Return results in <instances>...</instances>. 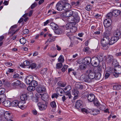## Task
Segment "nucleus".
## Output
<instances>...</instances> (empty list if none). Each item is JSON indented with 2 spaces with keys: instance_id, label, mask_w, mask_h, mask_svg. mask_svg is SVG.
<instances>
[{
  "instance_id": "nucleus-7",
  "label": "nucleus",
  "mask_w": 121,
  "mask_h": 121,
  "mask_svg": "<svg viewBox=\"0 0 121 121\" xmlns=\"http://www.w3.org/2000/svg\"><path fill=\"white\" fill-rule=\"evenodd\" d=\"M80 78L81 80L83 82H91L90 79L89 78L88 75L86 74H84L82 75Z\"/></svg>"
},
{
  "instance_id": "nucleus-59",
  "label": "nucleus",
  "mask_w": 121,
  "mask_h": 121,
  "mask_svg": "<svg viewBox=\"0 0 121 121\" xmlns=\"http://www.w3.org/2000/svg\"><path fill=\"white\" fill-rule=\"evenodd\" d=\"M55 30L54 31V32L56 34H58V35L60 34V29H58L57 28V29H55Z\"/></svg>"
},
{
  "instance_id": "nucleus-63",
  "label": "nucleus",
  "mask_w": 121,
  "mask_h": 121,
  "mask_svg": "<svg viewBox=\"0 0 121 121\" xmlns=\"http://www.w3.org/2000/svg\"><path fill=\"white\" fill-rule=\"evenodd\" d=\"M37 5V3L36 2H35L31 5V8L32 9H33L36 7Z\"/></svg>"
},
{
  "instance_id": "nucleus-1",
  "label": "nucleus",
  "mask_w": 121,
  "mask_h": 121,
  "mask_svg": "<svg viewBox=\"0 0 121 121\" xmlns=\"http://www.w3.org/2000/svg\"><path fill=\"white\" fill-rule=\"evenodd\" d=\"M110 34L108 31H106L104 35V37L103 38L101 41V45L102 46L103 49L104 50H107L108 48V46L110 37Z\"/></svg>"
},
{
  "instance_id": "nucleus-28",
  "label": "nucleus",
  "mask_w": 121,
  "mask_h": 121,
  "mask_svg": "<svg viewBox=\"0 0 121 121\" xmlns=\"http://www.w3.org/2000/svg\"><path fill=\"white\" fill-rule=\"evenodd\" d=\"M100 111L97 109H94L91 112V114L93 115H96L100 113Z\"/></svg>"
},
{
  "instance_id": "nucleus-24",
  "label": "nucleus",
  "mask_w": 121,
  "mask_h": 121,
  "mask_svg": "<svg viewBox=\"0 0 121 121\" xmlns=\"http://www.w3.org/2000/svg\"><path fill=\"white\" fill-rule=\"evenodd\" d=\"M113 59L112 56L108 55L106 61L107 63H111Z\"/></svg>"
},
{
  "instance_id": "nucleus-25",
  "label": "nucleus",
  "mask_w": 121,
  "mask_h": 121,
  "mask_svg": "<svg viewBox=\"0 0 121 121\" xmlns=\"http://www.w3.org/2000/svg\"><path fill=\"white\" fill-rule=\"evenodd\" d=\"M11 106L13 107H17L18 105V101L17 100H15L11 103Z\"/></svg>"
},
{
  "instance_id": "nucleus-36",
  "label": "nucleus",
  "mask_w": 121,
  "mask_h": 121,
  "mask_svg": "<svg viewBox=\"0 0 121 121\" xmlns=\"http://www.w3.org/2000/svg\"><path fill=\"white\" fill-rule=\"evenodd\" d=\"M37 66V65L35 63L31 64L29 66H28L29 69L31 68V69L35 68Z\"/></svg>"
},
{
  "instance_id": "nucleus-3",
  "label": "nucleus",
  "mask_w": 121,
  "mask_h": 121,
  "mask_svg": "<svg viewBox=\"0 0 121 121\" xmlns=\"http://www.w3.org/2000/svg\"><path fill=\"white\" fill-rule=\"evenodd\" d=\"M61 4L62 6V8H61V11H62L63 10L65 11H66L71 8L70 4L66 2L65 0H61Z\"/></svg>"
},
{
  "instance_id": "nucleus-17",
  "label": "nucleus",
  "mask_w": 121,
  "mask_h": 121,
  "mask_svg": "<svg viewBox=\"0 0 121 121\" xmlns=\"http://www.w3.org/2000/svg\"><path fill=\"white\" fill-rule=\"evenodd\" d=\"M46 90L45 88L43 86H40L36 88L37 91L39 92H44Z\"/></svg>"
},
{
  "instance_id": "nucleus-33",
  "label": "nucleus",
  "mask_w": 121,
  "mask_h": 121,
  "mask_svg": "<svg viewBox=\"0 0 121 121\" xmlns=\"http://www.w3.org/2000/svg\"><path fill=\"white\" fill-rule=\"evenodd\" d=\"M120 11L119 10H115L112 13L113 16H116L120 14Z\"/></svg>"
},
{
  "instance_id": "nucleus-47",
  "label": "nucleus",
  "mask_w": 121,
  "mask_h": 121,
  "mask_svg": "<svg viewBox=\"0 0 121 121\" xmlns=\"http://www.w3.org/2000/svg\"><path fill=\"white\" fill-rule=\"evenodd\" d=\"M60 1H59L57 3V4L56 5V7L57 10L58 11H60Z\"/></svg>"
},
{
  "instance_id": "nucleus-10",
  "label": "nucleus",
  "mask_w": 121,
  "mask_h": 121,
  "mask_svg": "<svg viewBox=\"0 0 121 121\" xmlns=\"http://www.w3.org/2000/svg\"><path fill=\"white\" fill-rule=\"evenodd\" d=\"M68 17H70L71 18L73 16L76 15L77 12L75 10H70L68 11H66Z\"/></svg>"
},
{
  "instance_id": "nucleus-29",
  "label": "nucleus",
  "mask_w": 121,
  "mask_h": 121,
  "mask_svg": "<svg viewBox=\"0 0 121 121\" xmlns=\"http://www.w3.org/2000/svg\"><path fill=\"white\" fill-rule=\"evenodd\" d=\"M50 26L53 30H55L58 28L57 25L53 22L51 23L50 24Z\"/></svg>"
},
{
  "instance_id": "nucleus-19",
  "label": "nucleus",
  "mask_w": 121,
  "mask_h": 121,
  "mask_svg": "<svg viewBox=\"0 0 121 121\" xmlns=\"http://www.w3.org/2000/svg\"><path fill=\"white\" fill-rule=\"evenodd\" d=\"M20 83V81L17 80L15 82L12 83L11 85V87L14 89L17 88Z\"/></svg>"
},
{
  "instance_id": "nucleus-34",
  "label": "nucleus",
  "mask_w": 121,
  "mask_h": 121,
  "mask_svg": "<svg viewBox=\"0 0 121 121\" xmlns=\"http://www.w3.org/2000/svg\"><path fill=\"white\" fill-rule=\"evenodd\" d=\"M20 99L22 101L27 100V96L25 94H23L20 97Z\"/></svg>"
},
{
  "instance_id": "nucleus-39",
  "label": "nucleus",
  "mask_w": 121,
  "mask_h": 121,
  "mask_svg": "<svg viewBox=\"0 0 121 121\" xmlns=\"http://www.w3.org/2000/svg\"><path fill=\"white\" fill-rule=\"evenodd\" d=\"M19 41L21 44L24 45L26 43V40L25 38L23 37L20 39Z\"/></svg>"
},
{
  "instance_id": "nucleus-42",
  "label": "nucleus",
  "mask_w": 121,
  "mask_h": 121,
  "mask_svg": "<svg viewBox=\"0 0 121 121\" xmlns=\"http://www.w3.org/2000/svg\"><path fill=\"white\" fill-rule=\"evenodd\" d=\"M4 84L7 86H9L10 85V83L9 81L5 79L2 80Z\"/></svg>"
},
{
  "instance_id": "nucleus-44",
  "label": "nucleus",
  "mask_w": 121,
  "mask_h": 121,
  "mask_svg": "<svg viewBox=\"0 0 121 121\" xmlns=\"http://www.w3.org/2000/svg\"><path fill=\"white\" fill-rule=\"evenodd\" d=\"M80 2L79 1L72 2H71V4L72 6H77L79 5Z\"/></svg>"
},
{
  "instance_id": "nucleus-18",
  "label": "nucleus",
  "mask_w": 121,
  "mask_h": 121,
  "mask_svg": "<svg viewBox=\"0 0 121 121\" xmlns=\"http://www.w3.org/2000/svg\"><path fill=\"white\" fill-rule=\"evenodd\" d=\"M111 22L108 19H106L104 21V26L106 28L109 27L111 25Z\"/></svg>"
},
{
  "instance_id": "nucleus-21",
  "label": "nucleus",
  "mask_w": 121,
  "mask_h": 121,
  "mask_svg": "<svg viewBox=\"0 0 121 121\" xmlns=\"http://www.w3.org/2000/svg\"><path fill=\"white\" fill-rule=\"evenodd\" d=\"M88 100L90 102H92L95 99V96L93 94H91L88 95Z\"/></svg>"
},
{
  "instance_id": "nucleus-43",
  "label": "nucleus",
  "mask_w": 121,
  "mask_h": 121,
  "mask_svg": "<svg viewBox=\"0 0 121 121\" xmlns=\"http://www.w3.org/2000/svg\"><path fill=\"white\" fill-rule=\"evenodd\" d=\"M87 67L86 65L85 64H83L80 65L79 66V68L81 70H84Z\"/></svg>"
},
{
  "instance_id": "nucleus-5",
  "label": "nucleus",
  "mask_w": 121,
  "mask_h": 121,
  "mask_svg": "<svg viewBox=\"0 0 121 121\" xmlns=\"http://www.w3.org/2000/svg\"><path fill=\"white\" fill-rule=\"evenodd\" d=\"M80 20L79 17L78 15V14L77 13L76 15L73 16L71 18H68V21L70 23H72L75 22H78Z\"/></svg>"
},
{
  "instance_id": "nucleus-51",
  "label": "nucleus",
  "mask_w": 121,
  "mask_h": 121,
  "mask_svg": "<svg viewBox=\"0 0 121 121\" xmlns=\"http://www.w3.org/2000/svg\"><path fill=\"white\" fill-rule=\"evenodd\" d=\"M97 72L98 73H100L102 69V67L101 66H98L97 68Z\"/></svg>"
},
{
  "instance_id": "nucleus-15",
  "label": "nucleus",
  "mask_w": 121,
  "mask_h": 121,
  "mask_svg": "<svg viewBox=\"0 0 121 121\" xmlns=\"http://www.w3.org/2000/svg\"><path fill=\"white\" fill-rule=\"evenodd\" d=\"M33 80V77L31 75H29L27 76L25 80V82L27 84L29 85L31 84V83Z\"/></svg>"
},
{
  "instance_id": "nucleus-50",
  "label": "nucleus",
  "mask_w": 121,
  "mask_h": 121,
  "mask_svg": "<svg viewBox=\"0 0 121 121\" xmlns=\"http://www.w3.org/2000/svg\"><path fill=\"white\" fill-rule=\"evenodd\" d=\"M48 69L47 68H44L42 70L41 72V74H44L46 73Z\"/></svg>"
},
{
  "instance_id": "nucleus-31",
  "label": "nucleus",
  "mask_w": 121,
  "mask_h": 121,
  "mask_svg": "<svg viewBox=\"0 0 121 121\" xmlns=\"http://www.w3.org/2000/svg\"><path fill=\"white\" fill-rule=\"evenodd\" d=\"M6 95L5 94L0 95V102L3 103L5 100Z\"/></svg>"
},
{
  "instance_id": "nucleus-35",
  "label": "nucleus",
  "mask_w": 121,
  "mask_h": 121,
  "mask_svg": "<svg viewBox=\"0 0 121 121\" xmlns=\"http://www.w3.org/2000/svg\"><path fill=\"white\" fill-rule=\"evenodd\" d=\"M107 71L110 73H113L115 72L114 68L113 69L112 67H108L107 68Z\"/></svg>"
},
{
  "instance_id": "nucleus-46",
  "label": "nucleus",
  "mask_w": 121,
  "mask_h": 121,
  "mask_svg": "<svg viewBox=\"0 0 121 121\" xmlns=\"http://www.w3.org/2000/svg\"><path fill=\"white\" fill-rule=\"evenodd\" d=\"M19 86L21 88H26V86L25 84L23 83L22 82L20 81V83L19 84Z\"/></svg>"
},
{
  "instance_id": "nucleus-23",
  "label": "nucleus",
  "mask_w": 121,
  "mask_h": 121,
  "mask_svg": "<svg viewBox=\"0 0 121 121\" xmlns=\"http://www.w3.org/2000/svg\"><path fill=\"white\" fill-rule=\"evenodd\" d=\"M121 31L120 29H117L114 32V35L116 37H118L119 38L121 35Z\"/></svg>"
},
{
  "instance_id": "nucleus-14",
  "label": "nucleus",
  "mask_w": 121,
  "mask_h": 121,
  "mask_svg": "<svg viewBox=\"0 0 121 121\" xmlns=\"http://www.w3.org/2000/svg\"><path fill=\"white\" fill-rule=\"evenodd\" d=\"M92 59L89 57H85L82 60V62L86 65H88L91 63Z\"/></svg>"
},
{
  "instance_id": "nucleus-56",
  "label": "nucleus",
  "mask_w": 121,
  "mask_h": 121,
  "mask_svg": "<svg viewBox=\"0 0 121 121\" xmlns=\"http://www.w3.org/2000/svg\"><path fill=\"white\" fill-rule=\"evenodd\" d=\"M112 16H113V15L112 13L110 12L107 15V17L108 19H110L112 18Z\"/></svg>"
},
{
  "instance_id": "nucleus-60",
  "label": "nucleus",
  "mask_w": 121,
  "mask_h": 121,
  "mask_svg": "<svg viewBox=\"0 0 121 121\" xmlns=\"http://www.w3.org/2000/svg\"><path fill=\"white\" fill-rule=\"evenodd\" d=\"M4 64L6 65L8 67H9L12 65V64L11 63L8 62H5Z\"/></svg>"
},
{
  "instance_id": "nucleus-62",
  "label": "nucleus",
  "mask_w": 121,
  "mask_h": 121,
  "mask_svg": "<svg viewBox=\"0 0 121 121\" xmlns=\"http://www.w3.org/2000/svg\"><path fill=\"white\" fill-rule=\"evenodd\" d=\"M66 11L63 12L62 13L61 15V16L63 17H68Z\"/></svg>"
},
{
  "instance_id": "nucleus-45",
  "label": "nucleus",
  "mask_w": 121,
  "mask_h": 121,
  "mask_svg": "<svg viewBox=\"0 0 121 121\" xmlns=\"http://www.w3.org/2000/svg\"><path fill=\"white\" fill-rule=\"evenodd\" d=\"M13 78H16L17 79H20V78H22V77H21L20 75H18L17 74H15L13 76Z\"/></svg>"
},
{
  "instance_id": "nucleus-40",
  "label": "nucleus",
  "mask_w": 121,
  "mask_h": 121,
  "mask_svg": "<svg viewBox=\"0 0 121 121\" xmlns=\"http://www.w3.org/2000/svg\"><path fill=\"white\" fill-rule=\"evenodd\" d=\"M35 87L32 86L28 87L27 88V90L29 91H33L35 90Z\"/></svg>"
},
{
  "instance_id": "nucleus-9",
  "label": "nucleus",
  "mask_w": 121,
  "mask_h": 121,
  "mask_svg": "<svg viewBox=\"0 0 121 121\" xmlns=\"http://www.w3.org/2000/svg\"><path fill=\"white\" fill-rule=\"evenodd\" d=\"M37 105L39 109L41 111L45 110L47 107L45 102H39L38 103Z\"/></svg>"
},
{
  "instance_id": "nucleus-20",
  "label": "nucleus",
  "mask_w": 121,
  "mask_h": 121,
  "mask_svg": "<svg viewBox=\"0 0 121 121\" xmlns=\"http://www.w3.org/2000/svg\"><path fill=\"white\" fill-rule=\"evenodd\" d=\"M73 91V94L74 95L73 99L75 100L77 99L78 97V95L79 94V92L77 90L75 89H74Z\"/></svg>"
},
{
  "instance_id": "nucleus-48",
  "label": "nucleus",
  "mask_w": 121,
  "mask_h": 121,
  "mask_svg": "<svg viewBox=\"0 0 121 121\" xmlns=\"http://www.w3.org/2000/svg\"><path fill=\"white\" fill-rule=\"evenodd\" d=\"M112 65L115 66H116L117 65V62L116 59H114L112 61Z\"/></svg>"
},
{
  "instance_id": "nucleus-64",
  "label": "nucleus",
  "mask_w": 121,
  "mask_h": 121,
  "mask_svg": "<svg viewBox=\"0 0 121 121\" xmlns=\"http://www.w3.org/2000/svg\"><path fill=\"white\" fill-rule=\"evenodd\" d=\"M89 49L90 48L88 47L84 48L83 49V51L84 52H87L88 51Z\"/></svg>"
},
{
  "instance_id": "nucleus-16",
  "label": "nucleus",
  "mask_w": 121,
  "mask_h": 121,
  "mask_svg": "<svg viewBox=\"0 0 121 121\" xmlns=\"http://www.w3.org/2000/svg\"><path fill=\"white\" fill-rule=\"evenodd\" d=\"M12 116L11 113L9 111H6L4 113V117L6 119L12 118V117H11Z\"/></svg>"
},
{
  "instance_id": "nucleus-54",
  "label": "nucleus",
  "mask_w": 121,
  "mask_h": 121,
  "mask_svg": "<svg viewBox=\"0 0 121 121\" xmlns=\"http://www.w3.org/2000/svg\"><path fill=\"white\" fill-rule=\"evenodd\" d=\"M92 9V6H91L89 5H88L85 8V9L88 11H90Z\"/></svg>"
},
{
  "instance_id": "nucleus-13",
  "label": "nucleus",
  "mask_w": 121,
  "mask_h": 121,
  "mask_svg": "<svg viewBox=\"0 0 121 121\" xmlns=\"http://www.w3.org/2000/svg\"><path fill=\"white\" fill-rule=\"evenodd\" d=\"M82 102L80 100H78L76 102L75 104V108L79 110L82 108Z\"/></svg>"
},
{
  "instance_id": "nucleus-26",
  "label": "nucleus",
  "mask_w": 121,
  "mask_h": 121,
  "mask_svg": "<svg viewBox=\"0 0 121 121\" xmlns=\"http://www.w3.org/2000/svg\"><path fill=\"white\" fill-rule=\"evenodd\" d=\"M30 64V62L28 61H26L24 62L23 64L22 65L23 67L24 68H28V66Z\"/></svg>"
},
{
  "instance_id": "nucleus-30",
  "label": "nucleus",
  "mask_w": 121,
  "mask_h": 121,
  "mask_svg": "<svg viewBox=\"0 0 121 121\" xmlns=\"http://www.w3.org/2000/svg\"><path fill=\"white\" fill-rule=\"evenodd\" d=\"M3 103L4 105L6 107H9L11 105V102L9 100H5Z\"/></svg>"
},
{
  "instance_id": "nucleus-4",
  "label": "nucleus",
  "mask_w": 121,
  "mask_h": 121,
  "mask_svg": "<svg viewBox=\"0 0 121 121\" xmlns=\"http://www.w3.org/2000/svg\"><path fill=\"white\" fill-rule=\"evenodd\" d=\"M114 70L115 72L113 73V75L115 77H117L121 73V66H115L114 68Z\"/></svg>"
},
{
  "instance_id": "nucleus-12",
  "label": "nucleus",
  "mask_w": 121,
  "mask_h": 121,
  "mask_svg": "<svg viewBox=\"0 0 121 121\" xmlns=\"http://www.w3.org/2000/svg\"><path fill=\"white\" fill-rule=\"evenodd\" d=\"M119 38L116 36H114L112 37L109 40V44L110 45H112L116 42L119 39Z\"/></svg>"
},
{
  "instance_id": "nucleus-6",
  "label": "nucleus",
  "mask_w": 121,
  "mask_h": 121,
  "mask_svg": "<svg viewBox=\"0 0 121 121\" xmlns=\"http://www.w3.org/2000/svg\"><path fill=\"white\" fill-rule=\"evenodd\" d=\"M86 73L88 74V76L90 79L91 81V79H93L95 78V73L93 70L89 69L87 70Z\"/></svg>"
},
{
  "instance_id": "nucleus-61",
  "label": "nucleus",
  "mask_w": 121,
  "mask_h": 121,
  "mask_svg": "<svg viewBox=\"0 0 121 121\" xmlns=\"http://www.w3.org/2000/svg\"><path fill=\"white\" fill-rule=\"evenodd\" d=\"M60 87H57L56 89V91L58 95H60Z\"/></svg>"
},
{
  "instance_id": "nucleus-27",
  "label": "nucleus",
  "mask_w": 121,
  "mask_h": 121,
  "mask_svg": "<svg viewBox=\"0 0 121 121\" xmlns=\"http://www.w3.org/2000/svg\"><path fill=\"white\" fill-rule=\"evenodd\" d=\"M66 29H70V31L72 32H73L74 31H73V29H74L75 28V27H73L72 26L70 25L69 24H68L66 25Z\"/></svg>"
},
{
  "instance_id": "nucleus-22",
  "label": "nucleus",
  "mask_w": 121,
  "mask_h": 121,
  "mask_svg": "<svg viewBox=\"0 0 121 121\" xmlns=\"http://www.w3.org/2000/svg\"><path fill=\"white\" fill-rule=\"evenodd\" d=\"M48 96L47 94H44L41 96V99L43 101L46 102L48 99Z\"/></svg>"
},
{
  "instance_id": "nucleus-32",
  "label": "nucleus",
  "mask_w": 121,
  "mask_h": 121,
  "mask_svg": "<svg viewBox=\"0 0 121 121\" xmlns=\"http://www.w3.org/2000/svg\"><path fill=\"white\" fill-rule=\"evenodd\" d=\"M113 89L115 90H121V85H117L114 86L113 87Z\"/></svg>"
},
{
  "instance_id": "nucleus-58",
  "label": "nucleus",
  "mask_w": 121,
  "mask_h": 121,
  "mask_svg": "<svg viewBox=\"0 0 121 121\" xmlns=\"http://www.w3.org/2000/svg\"><path fill=\"white\" fill-rule=\"evenodd\" d=\"M50 105L51 107L52 108L55 107L56 106V103L54 101L52 102L51 103Z\"/></svg>"
},
{
  "instance_id": "nucleus-41",
  "label": "nucleus",
  "mask_w": 121,
  "mask_h": 121,
  "mask_svg": "<svg viewBox=\"0 0 121 121\" xmlns=\"http://www.w3.org/2000/svg\"><path fill=\"white\" fill-rule=\"evenodd\" d=\"M95 78L96 80H99L101 78V74L100 73H98L96 74H95Z\"/></svg>"
},
{
  "instance_id": "nucleus-53",
  "label": "nucleus",
  "mask_w": 121,
  "mask_h": 121,
  "mask_svg": "<svg viewBox=\"0 0 121 121\" xmlns=\"http://www.w3.org/2000/svg\"><path fill=\"white\" fill-rule=\"evenodd\" d=\"M5 91V89L4 88H1L0 89V95L4 94V93Z\"/></svg>"
},
{
  "instance_id": "nucleus-2",
  "label": "nucleus",
  "mask_w": 121,
  "mask_h": 121,
  "mask_svg": "<svg viewBox=\"0 0 121 121\" xmlns=\"http://www.w3.org/2000/svg\"><path fill=\"white\" fill-rule=\"evenodd\" d=\"M71 88L70 86L68 85L65 88H61V94L64 93L66 95L68 96L69 99H70L72 97L71 94V91L70 90Z\"/></svg>"
},
{
  "instance_id": "nucleus-37",
  "label": "nucleus",
  "mask_w": 121,
  "mask_h": 121,
  "mask_svg": "<svg viewBox=\"0 0 121 121\" xmlns=\"http://www.w3.org/2000/svg\"><path fill=\"white\" fill-rule=\"evenodd\" d=\"M38 85L37 82L35 80H33L32 82L31 83V84L29 85H30L32 86L35 87V86H37Z\"/></svg>"
},
{
  "instance_id": "nucleus-8",
  "label": "nucleus",
  "mask_w": 121,
  "mask_h": 121,
  "mask_svg": "<svg viewBox=\"0 0 121 121\" xmlns=\"http://www.w3.org/2000/svg\"><path fill=\"white\" fill-rule=\"evenodd\" d=\"M99 61L98 58L97 57H94L92 58L91 64L94 66L96 67L99 63Z\"/></svg>"
},
{
  "instance_id": "nucleus-38",
  "label": "nucleus",
  "mask_w": 121,
  "mask_h": 121,
  "mask_svg": "<svg viewBox=\"0 0 121 121\" xmlns=\"http://www.w3.org/2000/svg\"><path fill=\"white\" fill-rule=\"evenodd\" d=\"M93 101H94V104L95 105L98 106L100 105V103L97 99L95 98Z\"/></svg>"
},
{
  "instance_id": "nucleus-57",
  "label": "nucleus",
  "mask_w": 121,
  "mask_h": 121,
  "mask_svg": "<svg viewBox=\"0 0 121 121\" xmlns=\"http://www.w3.org/2000/svg\"><path fill=\"white\" fill-rule=\"evenodd\" d=\"M72 32H68L67 33V36L69 37L70 39H71L73 37V36L72 35Z\"/></svg>"
},
{
  "instance_id": "nucleus-11",
  "label": "nucleus",
  "mask_w": 121,
  "mask_h": 121,
  "mask_svg": "<svg viewBox=\"0 0 121 121\" xmlns=\"http://www.w3.org/2000/svg\"><path fill=\"white\" fill-rule=\"evenodd\" d=\"M119 38L116 36H114L112 37L109 40V44L110 45H112L116 42L119 39Z\"/></svg>"
},
{
  "instance_id": "nucleus-52",
  "label": "nucleus",
  "mask_w": 121,
  "mask_h": 121,
  "mask_svg": "<svg viewBox=\"0 0 121 121\" xmlns=\"http://www.w3.org/2000/svg\"><path fill=\"white\" fill-rule=\"evenodd\" d=\"M68 66L67 65H64L63 67L61 69L62 71L63 72H65L67 69Z\"/></svg>"
},
{
  "instance_id": "nucleus-55",
  "label": "nucleus",
  "mask_w": 121,
  "mask_h": 121,
  "mask_svg": "<svg viewBox=\"0 0 121 121\" xmlns=\"http://www.w3.org/2000/svg\"><path fill=\"white\" fill-rule=\"evenodd\" d=\"M59 95L60 96V95H58L57 93H54L52 95V98H53L55 97L56 98H57L58 97Z\"/></svg>"
},
{
  "instance_id": "nucleus-49",
  "label": "nucleus",
  "mask_w": 121,
  "mask_h": 121,
  "mask_svg": "<svg viewBox=\"0 0 121 121\" xmlns=\"http://www.w3.org/2000/svg\"><path fill=\"white\" fill-rule=\"evenodd\" d=\"M55 38L54 37H50L49 39H48L46 42H48L49 41V42H51L52 41H54L55 40Z\"/></svg>"
}]
</instances>
